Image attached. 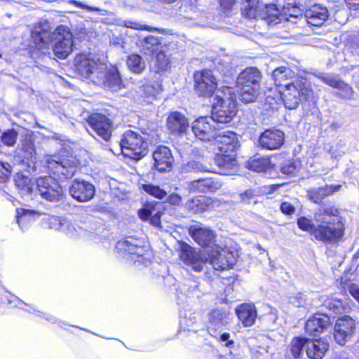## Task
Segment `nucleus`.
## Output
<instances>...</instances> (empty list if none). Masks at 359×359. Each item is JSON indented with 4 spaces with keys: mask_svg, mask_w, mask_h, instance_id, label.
I'll list each match as a JSON object with an SVG mask.
<instances>
[{
    "mask_svg": "<svg viewBox=\"0 0 359 359\" xmlns=\"http://www.w3.org/2000/svg\"><path fill=\"white\" fill-rule=\"evenodd\" d=\"M75 71L93 83L117 91L123 87L118 69L107 66L103 60L92 53L79 54L74 59Z\"/></svg>",
    "mask_w": 359,
    "mask_h": 359,
    "instance_id": "nucleus-1",
    "label": "nucleus"
},
{
    "mask_svg": "<svg viewBox=\"0 0 359 359\" xmlns=\"http://www.w3.org/2000/svg\"><path fill=\"white\" fill-rule=\"evenodd\" d=\"M32 38L36 48L43 53H49L51 49L54 55L65 59L73 50V36L65 26H58L53 32L49 22H40L32 32Z\"/></svg>",
    "mask_w": 359,
    "mask_h": 359,
    "instance_id": "nucleus-2",
    "label": "nucleus"
},
{
    "mask_svg": "<svg viewBox=\"0 0 359 359\" xmlns=\"http://www.w3.org/2000/svg\"><path fill=\"white\" fill-rule=\"evenodd\" d=\"M316 227L313 236L324 243L339 241L344 235V224L339 215L338 210L334 207H323L314 213Z\"/></svg>",
    "mask_w": 359,
    "mask_h": 359,
    "instance_id": "nucleus-3",
    "label": "nucleus"
},
{
    "mask_svg": "<svg viewBox=\"0 0 359 359\" xmlns=\"http://www.w3.org/2000/svg\"><path fill=\"white\" fill-rule=\"evenodd\" d=\"M285 107L296 109L302 100L313 97V92L305 78L297 77L286 83L280 90Z\"/></svg>",
    "mask_w": 359,
    "mask_h": 359,
    "instance_id": "nucleus-4",
    "label": "nucleus"
},
{
    "mask_svg": "<svg viewBox=\"0 0 359 359\" xmlns=\"http://www.w3.org/2000/svg\"><path fill=\"white\" fill-rule=\"evenodd\" d=\"M116 248L119 252L128 256V259L137 266L142 264L147 266L150 264L151 251L142 239L126 237L117 242Z\"/></svg>",
    "mask_w": 359,
    "mask_h": 359,
    "instance_id": "nucleus-5",
    "label": "nucleus"
},
{
    "mask_svg": "<svg viewBox=\"0 0 359 359\" xmlns=\"http://www.w3.org/2000/svg\"><path fill=\"white\" fill-rule=\"evenodd\" d=\"M43 161L50 172L61 180L73 177L79 167L78 160L72 156H47Z\"/></svg>",
    "mask_w": 359,
    "mask_h": 359,
    "instance_id": "nucleus-6",
    "label": "nucleus"
},
{
    "mask_svg": "<svg viewBox=\"0 0 359 359\" xmlns=\"http://www.w3.org/2000/svg\"><path fill=\"white\" fill-rule=\"evenodd\" d=\"M123 154L130 158L139 160L147 155L148 144L137 132L126 130L121 140Z\"/></svg>",
    "mask_w": 359,
    "mask_h": 359,
    "instance_id": "nucleus-7",
    "label": "nucleus"
},
{
    "mask_svg": "<svg viewBox=\"0 0 359 359\" xmlns=\"http://www.w3.org/2000/svg\"><path fill=\"white\" fill-rule=\"evenodd\" d=\"M179 257L187 266L196 272L202 271L208 262V253L192 248L185 243L180 245Z\"/></svg>",
    "mask_w": 359,
    "mask_h": 359,
    "instance_id": "nucleus-8",
    "label": "nucleus"
},
{
    "mask_svg": "<svg viewBox=\"0 0 359 359\" xmlns=\"http://www.w3.org/2000/svg\"><path fill=\"white\" fill-rule=\"evenodd\" d=\"M214 100L210 117L216 123H229L236 114L234 101L230 97L223 98L218 94L216 95Z\"/></svg>",
    "mask_w": 359,
    "mask_h": 359,
    "instance_id": "nucleus-9",
    "label": "nucleus"
},
{
    "mask_svg": "<svg viewBox=\"0 0 359 359\" xmlns=\"http://www.w3.org/2000/svg\"><path fill=\"white\" fill-rule=\"evenodd\" d=\"M217 126L210 116H201L192 122L191 131L197 140L211 142L219 130Z\"/></svg>",
    "mask_w": 359,
    "mask_h": 359,
    "instance_id": "nucleus-10",
    "label": "nucleus"
},
{
    "mask_svg": "<svg viewBox=\"0 0 359 359\" xmlns=\"http://www.w3.org/2000/svg\"><path fill=\"white\" fill-rule=\"evenodd\" d=\"M210 264L215 270L223 271L232 267L236 262L233 252L227 248L215 245L211 252L208 253Z\"/></svg>",
    "mask_w": 359,
    "mask_h": 359,
    "instance_id": "nucleus-11",
    "label": "nucleus"
},
{
    "mask_svg": "<svg viewBox=\"0 0 359 359\" xmlns=\"http://www.w3.org/2000/svg\"><path fill=\"white\" fill-rule=\"evenodd\" d=\"M36 186L40 195L46 200L59 201L64 196L63 190L58 182L50 176L39 177L36 181Z\"/></svg>",
    "mask_w": 359,
    "mask_h": 359,
    "instance_id": "nucleus-12",
    "label": "nucleus"
},
{
    "mask_svg": "<svg viewBox=\"0 0 359 359\" xmlns=\"http://www.w3.org/2000/svg\"><path fill=\"white\" fill-rule=\"evenodd\" d=\"M195 89L201 96L210 97L217 88V79L212 71L204 69L194 74Z\"/></svg>",
    "mask_w": 359,
    "mask_h": 359,
    "instance_id": "nucleus-13",
    "label": "nucleus"
},
{
    "mask_svg": "<svg viewBox=\"0 0 359 359\" xmlns=\"http://www.w3.org/2000/svg\"><path fill=\"white\" fill-rule=\"evenodd\" d=\"M211 144L217 154H233L238 147L237 135L231 131L218 130Z\"/></svg>",
    "mask_w": 359,
    "mask_h": 359,
    "instance_id": "nucleus-14",
    "label": "nucleus"
},
{
    "mask_svg": "<svg viewBox=\"0 0 359 359\" xmlns=\"http://www.w3.org/2000/svg\"><path fill=\"white\" fill-rule=\"evenodd\" d=\"M285 133L277 128L266 129L259 137L257 145L262 149H279L285 142Z\"/></svg>",
    "mask_w": 359,
    "mask_h": 359,
    "instance_id": "nucleus-15",
    "label": "nucleus"
},
{
    "mask_svg": "<svg viewBox=\"0 0 359 359\" xmlns=\"http://www.w3.org/2000/svg\"><path fill=\"white\" fill-rule=\"evenodd\" d=\"M69 194L79 202L90 201L95 193V187L89 182L74 180L69 187Z\"/></svg>",
    "mask_w": 359,
    "mask_h": 359,
    "instance_id": "nucleus-16",
    "label": "nucleus"
},
{
    "mask_svg": "<svg viewBox=\"0 0 359 359\" xmlns=\"http://www.w3.org/2000/svg\"><path fill=\"white\" fill-rule=\"evenodd\" d=\"M91 130L100 137L108 141L112 133V123L104 115L93 114L88 119Z\"/></svg>",
    "mask_w": 359,
    "mask_h": 359,
    "instance_id": "nucleus-17",
    "label": "nucleus"
},
{
    "mask_svg": "<svg viewBox=\"0 0 359 359\" xmlns=\"http://www.w3.org/2000/svg\"><path fill=\"white\" fill-rule=\"evenodd\" d=\"M355 329V321L351 318L344 316L339 318L334 326V338L336 342L344 345L352 337Z\"/></svg>",
    "mask_w": 359,
    "mask_h": 359,
    "instance_id": "nucleus-18",
    "label": "nucleus"
},
{
    "mask_svg": "<svg viewBox=\"0 0 359 359\" xmlns=\"http://www.w3.org/2000/svg\"><path fill=\"white\" fill-rule=\"evenodd\" d=\"M219 204L220 201L217 198L198 196L187 201L185 208L193 213H198L218 208Z\"/></svg>",
    "mask_w": 359,
    "mask_h": 359,
    "instance_id": "nucleus-19",
    "label": "nucleus"
},
{
    "mask_svg": "<svg viewBox=\"0 0 359 359\" xmlns=\"http://www.w3.org/2000/svg\"><path fill=\"white\" fill-rule=\"evenodd\" d=\"M189 233L202 247H209L215 242V233L201 224L191 225L189 229Z\"/></svg>",
    "mask_w": 359,
    "mask_h": 359,
    "instance_id": "nucleus-20",
    "label": "nucleus"
},
{
    "mask_svg": "<svg viewBox=\"0 0 359 359\" xmlns=\"http://www.w3.org/2000/svg\"><path fill=\"white\" fill-rule=\"evenodd\" d=\"M329 12L326 6L316 4L310 6L304 13L305 22L312 26H321L327 20Z\"/></svg>",
    "mask_w": 359,
    "mask_h": 359,
    "instance_id": "nucleus-21",
    "label": "nucleus"
},
{
    "mask_svg": "<svg viewBox=\"0 0 359 359\" xmlns=\"http://www.w3.org/2000/svg\"><path fill=\"white\" fill-rule=\"evenodd\" d=\"M154 167L159 172H168L172 168L173 157L170 149L159 146L153 153Z\"/></svg>",
    "mask_w": 359,
    "mask_h": 359,
    "instance_id": "nucleus-22",
    "label": "nucleus"
},
{
    "mask_svg": "<svg viewBox=\"0 0 359 359\" xmlns=\"http://www.w3.org/2000/svg\"><path fill=\"white\" fill-rule=\"evenodd\" d=\"M189 128L187 117L182 113L173 111L167 118V128L174 135H182Z\"/></svg>",
    "mask_w": 359,
    "mask_h": 359,
    "instance_id": "nucleus-23",
    "label": "nucleus"
},
{
    "mask_svg": "<svg viewBox=\"0 0 359 359\" xmlns=\"http://www.w3.org/2000/svg\"><path fill=\"white\" fill-rule=\"evenodd\" d=\"M215 162L222 175H233L237 172V161L233 154H216Z\"/></svg>",
    "mask_w": 359,
    "mask_h": 359,
    "instance_id": "nucleus-24",
    "label": "nucleus"
},
{
    "mask_svg": "<svg viewBox=\"0 0 359 359\" xmlns=\"http://www.w3.org/2000/svg\"><path fill=\"white\" fill-rule=\"evenodd\" d=\"M330 325V318L326 315L316 314L305 324L306 332L310 335L318 336Z\"/></svg>",
    "mask_w": 359,
    "mask_h": 359,
    "instance_id": "nucleus-25",
    "label": "nucleus"
},
{
    "mask_svg": "<svg viewBox=\"0 0 359 359\" xmlns=\"http://www.w3.org/2000/svg\"><path fill=\"white\" fill-rule=\"evenodd\" d=\"M261 79L262 74L257 68L247 67L238 74L236 85L260 87Z\"/></svg>",
    "mask_w": 359,
    "mask_h": 359,
    "instance_id": "nucleus-26",
    "label": "nucleus"
},
{
    "mask_svg": "<svg viewBox=\"0 0 359 359\" xmlns=\"http://www.w3.org/2000/svg\"><path fill=\"white\" fill-rule=\"evenodd\" d=\"M238 319L245 327L252 326L257 318V310L252 304H242L236 309Z\"/></svg>",
    "mask_w": 359,
    "mask_h": 359,
    "instance_id": "nucleus-27",
    "label": "nucleus"
},
{
    "mask_svg": "<svg viewBox=\"0 0 359 359\" xmlns=\"http://www.w3.org/2000/svg\"><path fill=\"white\" fill-rule=\"evenodd\" d=\"M327 342L321 340H306V355L311 359H321L328 349Z\"/></svg>",
    "mask_w": 359,
    "mask_h": 359,
    "instance_id": "nucleus-28",
    "label": "nucleus"
},
{
    "mask_svg": "<svg viewBox=\"0 0 359 359\" xmlns=\"http://www.w3.org/2000/svg\"><path fill=\"white\" fill-rule=\"evenodd\" d=\"M315 76L330 86L344 91L345 96H351L352 95V88L351 86L345 83L337 76L324 73H319L315 74Z\"/></svg>",
    "mask_w": 359,
    "mask_h": 359,
    "instance_id": "nucleus-29",
    "label": "nucleus"
},
{
    "mask_svg": "<svg viewBox=\"0 0 359 359\" xmlns=\"http://www.w3.org/2000/svg\"><path fill=\"white\" fill-rule=\"evenodd\" d=\"M222 183L214 178L199 179L191 183V189L199 192H215L221 189Z\"/></svg>",
    "mask_w": 359,
    "mask_h": 359,
    "instance_id": "nucleus-30",
    "label": "nucleus"
},
{
    "mask_svg": "<svg viewBox=\"0 0 359 359\" xmlns=\"http://www.w3.org/2000/svg\"><path fill=\"white\" fill-rule=\"evenodd\" d=\"M41 213L25 208L16 209V221L22 231H25L36 217Z\"/></svg>",
    "mask_w": 359,
    "mask_h": 359,
    "instance_id": "nucleus-31",
    "label": "nucleus"
},
{
    "mask_svg": "<svg viewBox=\"0 0 359 359\" xmlns=\"http://www.w3.org/2000/svg\"><path fill=\"white\" fill-rule=\"evenodd\" d=\"M16 156L21 161L31 160L36 154L34 142L30 137H26L22 140L20 147L16 151Z\"/></svg>",
    "mask_w": 359,
    "mask_h": 359,
    "instance_id": "nucleus-32",
    "label": "nucleus"
},
{
    "mask_svg": "<svg viewBox=\"0 0 359 359\" xmlns=\"http://www.w3.org/2000/svg\"><path fill=\"white\" fill-rule=\"evenodd\" d=\"M228 314L219 309L214 310L209 315V325L208 326L210 332L216 331L229 323Z\"/></svg>",
    "mask_w": 359,
    "mask_h": 359,
    "instance_id": "nucleus-33",
    "label": "nucleus"
},
{
    "mask_svg": "<svg viewBox=\"0 0 359 359\" xmlns=\"http://www.w3.org/2000/svg\"><path fill=\"white\" fill-rule=\"evenodd\" d=\"M341 187V185L336 186H325L323 187L315 188L308 191V196L310 200L318 203L323 198L337 191Z\"/></svg>",
    "mask_w": 359,
    "mask_h": 359,
    "instance_id": "nucleus-34",
    "label": "nucleus"
},
{
    "mask_svg": "<svg viewBox=\"0 0 359 359\" xmlns=\"http://www.w3.org/2000/svg\"><path fill=\"white\" fill-rule=\"evenodd\" d=\"M294 72L285 66L275 69L272 73L275 84L283 88L286 83H288V80L294 79Z\"/></svg>",
    "mask_w": 359,
    "mask_h": 359,
    "instance_id": "nucleus-35",
    "label": "nucleus"
},
{
    "mask_svg": "<svg viewBox=\"0 0 359 359\" xmlns=\"http://www.w3.org/2000/svg\"><path fill=\"white\" fill-rule=\"evenodd\" d=\"M237 91L239 94L241 101L245 103L255 102L258 97L260 91V87L251 86H237Z\"/></svg>",
    "mask_w": 359,
    "mask_h": 359,
    "instance_id": "nucleus-36",
    "label": "nucleus"
},
{
    "mask_svg": "<svg viewBox=\"0 0 359 359\" xmlns=\"http://www.w3.org/2000/svg\"><path fill=\"white\" fill-rule=\"evenodd\" d=\"M140 218L143 221L149 220L150 223L156 226L159 227L161 224V215L160 211H155V210L150 207L146 206L138 211Z\"/></svg>",
    "mask_w": 359,
    "mask_h": 359,
    "instance_id": "nucleus-37",
    "label": "nucleus"
},
{
    "mask_svg": "<svg viewBox=\"0 0 359 359\" xmlns=\"http://www.w3.org/2000/svg\"><path fill=\"white\" fill-rule=\"evenodd\" d=\"M126 64L128 69L135 74H140L146 68L144 60L137 54L130 55L126 60Z\"/></svg>",
    "mask_w": 359,
    "mask_h": 359,
    "instance_id": "nucleus-38",
    "label": "nucleus"
},
{
    "mask_svg": "<svg viewBox=\"0 0 359 359\" xmlns=\"http://www.w3.org/2000/svg\"><path fill=\"white\" fill-rule=\"evenodd\" d=\"M249 168L255 172H266L271 168V163L269 157H258L248 162Z\"/></svg>",
    "mask_w": 359,
    "mask_h": 359,
    "instance_id": "nucleus-39",
    "label": "nucleus"
},
{
    "mask_svg": "<svg viewBox=\"0 0 359 359\" xmlns=\"http://www.w3.org/2000/svg\"><path fill=\"white\" fill-rule=\"evenodd\" d=\"M307 339L303 337L294 338L292 340L290 346V353L294 359L299 358L306 349Z\"/></svg>",
    "mask_w": 359,
    "mask_h": 359,
    "instance_id": "nucleus-40",
    "label": "nucleus"
},
{
    "mask_svg": "<svg viewBox=\"0 0 359 359\" xmlns=\"http://www.w3.org/2000/svg\"><path fill=\"white\" fill-rule=\"evenodd\" d=\"M15 182L22 194H31L32 193L34 184L28 177L18 175L15 178Z\"/></svg>",
    "mask_w": 359,
    "mask_h": 359,
    "instance_id": "nucleus-41",
    "label": "nucleus"
},
{
    "mask_svg": "<svg viewBox=\"0 0 359 359\" xmlns=\"http://www.w3.org/2000/svg\"><path fill=\"white\" fill-rule=\"evenodd\" d=\"M162 90L161 86L158 83H147L140 88L142 96L156 99Z\"/></svg>",
    "mask_w": 359,
    "mask_h": 359,
    "instance_id": "nucleus-42",
    "label": "nucleus"
},
{
    "mask_svg": "<svg viewBox=\"0 0 359 359\" xmlns=\"http://www.w3.org/2000/svg\"><path fill=\"white\" fill-rule=\"evenodd\" d=\"M60 231L70 238H76L80 235L82 229L77 224L65 219Z\"/></svg>",
    "mask_w": 359,
    "mask_h": 359,
    "instance_id": "nucleus-43",
    "label": "nucleus"
},
{
    "mask_svg": "<svg viewBox=\"0 0 359 359\" xmlns=\"http://www.w3.org/2000/svg\"><path fill=\"white\" fill-rule=\"evenodd\" d=\"M142 188L146 193L158 199H163L167 196L166 191L157 185L145 184L142 185Z\"/></svg>",
    "mask_w": 359,
    "mask_h": 359,
    "instance_id": "nucleus-44",
    "label": "nucleus"
},
{
    "mask_svg": "<svg viewBox=\"0 0 359 359\" xmlns=\"http://www.w3.org/2000/svg\"><path fill=\"white\" fill-rule=\"evenodd\" d=\"M65 219H61L58 217L53 215H47L43 220V224L50 229L61 231L62 227L63 222Z\"/></svg>",
    "mask_w": 359,
    "mask_h": 359,
    "instance_id": "nucleus-45",
    "label": "nucleus"
},
{
    "mask_svg": "<svg viewBox=\"0 0 359 359\" xmlns=\"http://www.w3.org/2000/svg\"><path fill=\"white\" fill-rule=\"evenodd\" d=\"M18 133L14 129L4 131L1 136V142L7 147H13L18 139Z\"/></svg>",
    "mask_w": 359,
    "mask_h": 359,
    "instance_id": "nucleus-46",
    "label": "nucleus"
},
{
    "mask_svg": "<svg viewBox=\"0 0 359 359\" xmlns=\"http://www.w3.org/2000/svg\"><path fill=\"white\" fill-rule=\"evenodd\" d=\"M170 61L165 54L163 52H159L156 56L155 66L157 72L166 71L169 68Z\"/></svg>",
    "mask_w": 359,
    "mask_h": 359,
    "instance_id": "nucleus-47",
    "label": "nucleus"
},
{
    "mask_svg": "<svg viewBox=\"0 0 359 359\" xmlns=\"http://www.w3.org/2000/svg\"><path fill=\"white\" fill-rule=\"evenodd\" d=\"M297 225L300 229L310 232L312 236L316 227V225L313 223L312 220L306 217L299 218L297 219Z\"/></svg>",
    "mask_w": 359,
    "mask_h": 359,
    "instance_id": "nucleus-48",
    "label": "nucleus"
},
{
    "mask_svg": "<svg viewBox=\"0 0 359 359\" xmlns=\"http://www.w3.org/2000/svg\"><path fill=\"white\" fill-rule=\"evenodd\" d=\"M299 162L287 161L283 163L281 167V172L283 174L287 175H294L299 168Z\"/></svg>",
    "mask_w": 359,
    "mask_h": 359,
    "instance_id": "nucleus-49",
    "label": "nucleus"
},
{
    "mask_svg": "<svg viewBox=\"0 0 359 359\" xmlns=\"http://www.w3.org/2000/svg\"><path fill=\"white\" fill-rule=\"evenodd\" d=\"M159 45V41L154 36H147L144 39V48L150 50L151 53L156 50Z\"/></svg>",
    "mask_w": 359,
    "mask_h": 359,
    "instance_id": "nucleus-50",
    "label": "nucleus"
},
{
    "mask_svg": "<svg viewBox=\"0 0 359 359\" xmlns=\"http://www.w3.org/2000/svg\"><path fill=\"white\" fill-rule=\"evenodd\" d=\"M188 168L194 172H214L210 166L194 161L188 163Z\"/></svg>",
    "mask_w": 359,
    "mask_h": 359,
    "instance_id": "nucleus-51",
    "label": "nucleus"
},
{
    "mask_svg": "<svg viewBox=\"0 0 359 359\" xmlns=\"http://www.w3.org/2000/svg\"><path fill=\"white\" fill-rule=\"evenodd\" d=\"M327 306L330 309L333 310L334 313H341L344 309V306L341 300L337 299H333L327 302Z\"/></svg>",
    "mask_w": 359,
    "mask_h": 359,
    "instance_id": "nucleus-52",
    "label": "nucleus"
},
{
    "mask_svg": "<svg viewBox=\"0 0 359 359\" xmlns=\"http://www.w3.org/2000/svg\"><path fill=\"white\" fill-rule=\"evenodd\" d=\"M342 146L341 143H337L330 147L328 150V153L330 154L331 158H338L344 154V151L341 149Z\"/></svg>",
    "mask_w": 359,
    "mask_h": 359,
    "instance_id": "nucleus-53",
    "label": "nucleus"
},
{
    "mask_svg": "<svg viewBox=\"0 0 359 359\" xmlns=\"http://www.w3.org/2000/svg\"><path fill=\"white\" fill-rule=\"evenodd\" d=\"M12 171V166L8 163L0 161V179H6Z\"/></svg>",
    "mask_w": 359,
    "mask_h": 359,
    "instance_id": "nucleus-54",
    "label": "nucleus"
},
{
    "mask_svg": "<svg viewBox=\"0 0 359 359\" xmlns=\"http://www.w3.org/2000/svg\"><path fill=\"white\" fill-rule=\"evenodd\" d=\"M219 341L221 343H222L227 348H232L233 347L235 343L233 339H230V334L229 333H223L219 337Z\"/></svg>",
    "mask_w": 359,
    "mask_h": 359,
    "instance_id": "nucleus-55",
    "label": "nucleus"
},
{
    "mask_svg": "<svg viewBox=\"0 0 359 359\" xmlns=\"http://www.w3.org/2000/svg\"><path fill=\"white\" fill-rule=\"evenodd\" d=\"M75 4L76 6L83 8V9H86V11H88L89 12H93V11L100 12V13L101 15H105V13H107L106 11L102 10V9L99 8L98 7L87 6L83 2L78 1V2H75Z\"/></svg>",
    "mask_w": 359,
    "mask_h": 359,
    "instance_id": "nucleus-56",
    "label": "nucleus"
},
{
    "mask_svg": "<svg viewBox=\"0 0 359 359\" xmlns=\"http://www.w3.org/2000/svg\"><path fill=\"white\" fill-rule=\"evenodd\" d=\"M182 197L175 193H172L167 198V202L172 205H180L182 203Z\"/></svg>",
    "mask_w": 359,
    "mask_h": 359,
    "instance_id": "nucleus-57",
    "label": "nucleus"
},
{
    "mask_svg": "<svg viewBox=\"0 0 359 359\" xmlns=\"http://www.w3.org/2000/svg\"><path fill=\"white\" fill-rule=\"evenodd\" d=\"M280 210L285 215H292L294 212V207L288 202H283L280 205Z\"/></svg>",
    "mask_w": 359,
    "mask_h": 359,
    "instance_id": "nucleus-58",
    "label": "nucleus"
},
{
    "mask_svg": "<svg viewBox=\"0 0 359 359\" xmlns=\"http://www.w3.org/2000/svg\"><path fill=\"white\" fill-rule=\"evenodd\" d=\"M351 296L359 302V285L352 283L348 286Z\"/></svg>",
    "mask_w": 359,
    "mask_h": 359,
    "instance_id": "nucleus-59",
    "label": "nucleus"
},
{
    "mask_svg": "<svg viewBox=\"0 0 359 359\" xmlns=\"http://www.w3.org/2000/svg\"><path fill=\"white\" fill-rule=\"evenodd\" d=\"M349 8L358 9L359 8V0H344Z\"/></svg>",
    "mask_w": 359,
    "mask_h": 359,
    "instance_id": "nucleus-60",
    "label": "nucleus"
},
{
    "mask_svg": "<svg viewBox=\"0 0 359 359\" xmlns=\"http://www.w3.org/2000/svg\"><path fill=\"white\" fill-rule=\"evenodd\" d=\"M295 299L297 301V306H302L303 304L305 302V296L304 294H299L298 295H297V297H295Z\"/></svg>",
    "mask_w": 359,
    "mask_h": 359,
    "instance_id": "nucleus-61",
    "label": "nucleus"
},
{
    "mask_svg": "<svg viewBox=\"0 0 359 359\" xmlns=\"http://www.w3.org/2000/svg\"><path fill=\"white\" fill-rule=\"evenodd\" d=\"M218 68L224 74L229 73L232 69V67L230 64H226L224 67H219Z\"/></svg>",
    "mask_w": 359,
    "mask_h": 359,
    "instance_id": "nucleus-62",
    "label": "nucleus"
},
{
    "mask_svg": "<svg viewBox=\"0 0 359 359\" xmlns=\"http://www.w3.org/2000/svg\"><path fill=\"white\" fill-rule=\"evenodd\" d=\"M126 25L127 27H130V28H133V29H142V27L137 23H135V22H128L126 24Z\"/></svg>",
    "mask_w": 359,
    "mask_h": 359,
    "instance_id": "nucleus-63",
    "label": "nucleus"
},
{
    "mask_svg": "<svg viewBox=\"0 0 359 359\" xmlns=\"http://www.w3.org/2000/svg\"><path fill=\"white\" fill-rule=\"evenodd\" d=\"M252 196V192L251 191H245L243 195L242 196V199L243 201H245V198H250Z\"/></svg>",
    "mask_w": 359,
    "mask_h": 359,
    "instance_id": "nucleus-64",
    "label": "nucleus"
}]
</instances>
